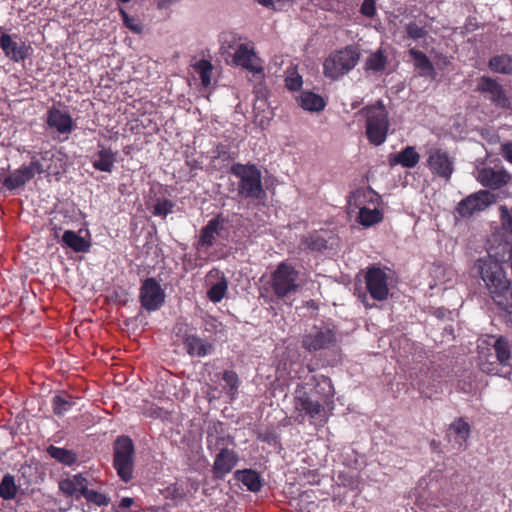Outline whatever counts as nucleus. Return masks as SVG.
<instances>
[{"mask_svg":"<svg viewBox=\"0 0 512 512\" xmlns=\"http://www.w3.org/2000/svg\"><path fill=\"white\" fill-rule=\"evenodd\" d=\"M18 486L15 483L14 476L7 473L0 482V497L4 500H12L16 497Z\"/></svg>","mask_w":512,"mask_h":512,"instance_id":"35","label":"nucleus"},{"mask_svg":"<svg viewBox=\"0 0 512 512\" xmlns=\"http://www.w3.org/2000/svg\"><path fill=\"white\" fill-rule=\"evenodd\" d=\"M223 380L225 382L224 389L230 396L231 400L235 397L238 390V376L233 371H224Z\"/></svg>","mask_w":512,"mask_h":512,"instance_id":"45","label":"nucleus"},{"mask_svg":"<svg viewBox=\"0 0 512 512\" xmlns=\"http://www.w3.org/2000/svg\"><path fill=\"white\" fill-rule=\"evenodd\" d=\"M195 72L199 75L201 79V84L203 87L207 88L211 85V75L213 71V66L211 62L208 60H200L193 65Z\"/></svg>","mask_w":512,"mask_h":512,"instance_id":"38","label":"nucleus"},{"mask_svg":"<svg viewBox=\"0 0 512 512\" xmlns=\"http://www.w3.org/2000/svg\"><path fill=\"white\" fill-rule=\"evenodd\" d=\"M361 13L367 17H373L375 14L374 0H364L361 6Z\"/></svg>","mask_w":512,"mask_h":512,"instance_id":"51","label":"nucleus"},{"mask_svg":"<svg viewBox=\"0 0 512 512\" xmlns=\"http://www.w3.org/2000/svg\"><path fill=\"white\" fill-rule=\"evenodd\" d=\"M239 456L232 449L217 452L212 465L213 476L217 479H223L237 465Z\"/></svg>","mask_w":512,"mask_h":512,"instance_id":"17","label":"nucleus"},{"mask_svg":"<svg viewBox=\"0 0 512 512\" xmlns=\"http://www.w3.org/2000/svg\"><path fill=\"white\" fill-rule=\"evenodd\" d=\"M499 211L502 227L512 234V207L502 205Z\"/></svg>","mask_w":512,"mask_h":512,"instance_id":"49","label":"nucleus"},{"mask_svg":"<svg viewBox=\"0 0 512 512\" xmlns=\"http://www.w3.org/2000/svg\"><path fill=\"white\" fill-rule=\"evenodd\" d=\"M489 67L492 71L503 74L512 73V58L508 55L494 56L489 61Z\"/></svg>","mask_w":512,"mask_h":512,"instance_id":"37","label":"nucleus"},{"mask_svg":"<svg viewBox=\"0 0 512 512\" xmlns=\"http://www.w3.org/2000/svg\"><path fill=\"white\" fill-rule=\"evenodd\" d=\"M388 59L382 53L381 50H378L372 53L365 62V70L372 72H382L386 68Z\"/></svg>","mask_w":512,"mask_h":512,"instance_id":"36","label":"nucleus"},{"mask_svg":"<svg viewBox=\"0 0 512 512\" xmlns=\"http://www.w3.org/2000/svg\"><path fill=\"white\" fill-rule=\"evenodd\" d=\"M47 453L51 458L67 466L73 465L78 459V455L73 450L56 447L53 445H50L47 448Z\"/></svg>","mask_w":512,"mask_h":512,"instance_id":"34","label":"nucleus"},{"mask_svg":"<svg viewBox=\"0 0 512 512\" xmlns=\"http://www.w3.org/2000/svg\"><path fill=\"white\" fill-rule=\"evenodd\" d=\"M207 448L210 452H220L228 450L229 446L235 445V439L233 436L218 431H209L206 437Z\"/></svg>","mask_w":512,"mask_h":512,"instance_id":"26","label":"nucleus"},{"mask_svg":"<svg viewBox=\"0 0 512 512\" xmlns=\"http://www.w3.org/2000/svg\"><path fill=\"white\" fill-rule=\"evenodd\" d=\"M382 213L378 209H369L363 207L359 211V222L363 226H371L382 220Z\"/></svg>","mask_w":512,"mask_h":512,"instance_id":"40","label":"nucleus"},{"mask_svg":"<svg viewBox=\"0 0 512 512\" xmlns=\"http://www.w3.org/2000/svg\"><path fill=\"white\" fill-rule=\"evenodd\" d=\"M165 300V292L154 278H147L140 288L141 305L148 311L159 309Z\"/></svg>","mask_w":512,"mask_h":512,"instance_id":"11","label":"nucleus"},{"mask_svg":"<svg viewBox=\"0 0 512 512\" xmlns=\"http://www.w3.org/2000/svg\"><path fill=\"white\" fill-rule=\"evenodd\" d=\"M478 91L500 108H506L509 100L502 86L489 77H482L477 85Z\"/></svg>","mask_w":512,"mask_h":512,"instance_id":"16","label":"nucleus"},{"mask_svg":"<svg viewBox=\"0 0 512 512\" xmlns=\"http://www.w3.org/2000/svg\"><path fill=\"white\" fill-rule=\"evenodd\" d=\"M233 62L254 74L263 73L260 58L256 55L254 48L248 44L238 46L234 53Z\"/></svg>","mask_w":512,"mask_h":512,"instance_id":"14","label":"nucleus"},{"mask_svg":"<svg viewBox=\"0 0 512 512\" xmlns=\"http://www.w3.org/2000/svg\"><path fill=\"white\" fill-rule=\"evenodd\" d=\"M301 247L312 251H321L326 248V240L318 233H312L301 240Z\"/></svg>","mask_w":512,"mask_h":512,"instance_id":"39","label":"nucleus"},{"mask_svg":"<svg viewBox=\"0 0 512 512\" xmlns=\"http://www.w3.org/2000/svg\"><path fill=\"white\" fill-rule=\"evenodd\" d=\"M405 30L408 37L413 40L424 38L428 34V31L424 26H420L415 22L408 23L405 27Z\"/></svg>","mask_w":512,"mask_h":512,"instance_id":"47","label":"nucleus"},{"mask_svg":"<svg viewBox=\"0 0 512 512\" xmlns=\"http://www.w3.org/2000/svg\"><path fill=\"white\" fill-rule=\"evenodd\" d=\"M409 55L413 59L414 66L419 71L420 76L434 78V66L422 51L411 48L409 49Z\"/></svg>","mask_w":512,"mask_h":512,"instance_id":"29","label":"nucleus"},{"mask_svg":"<svg viewBox=\"0 0 512 512\" xmlns=\"http://www.w3.org/2000/svg\"><path fill=\"white\" fill-rule=\"evenodd\" d=\"M235 478L251 492H258L261 489V479L256 471L250 469L237 470Z\"/></svg>","mask_w":512,"mask_h":512,"instance_id":"32","label":"nucleus"},{"mask_svg":"<svg viewBox=\"0 0 512 512\" xmlns=\"http://www.w3.org/2000/svg\"><path fill=\"white\" fill-rule=\"evenodd\" d=\"M285 82L289 90L296 91L302 86V77L297 73H292L286 77Z\"/></svg>","mask_w":512,"mask_h":512,"instance_id":"50","label":"nucleus"},{"mask_svg":"<svg viewBox=\"0 0 512 512\" xmlns=\"http://www.w3.org/2000/svg\"><path fill=\"white\" fill-rule=\"evenodd\" d=\"M389 275L379 267L368 268L365 274V284L370 296L377 301H384L389 295Z\"/></svg>","mask_w":512,"mask_h":512,"instance_id":"8","label":"nucleus"},{"mask_svg":"<svg viewBox=\"0 0 512 512\" xmlns=\"http://www.w3.org/2000/svg\"><path fill=\"white\" fill-rule=\"evenodd\" d=\"M32 178L31 170L26 165H23L7 176L3 181V185L9 190H14L23 186Z\"/></svg>","mask_w":512,"mask_h":512,"instance_id":"31","label":"nucleus"},{"mask_svg":"<svg viewBox=\"0 0 512 512\" xmlns=\"http://www.w3.org/2000/svg\"><path fill=\"white\" fill-rule=\"evenodd\" d=\"M235 41H236L235 36L227 35V34L223 35L221 49L228 50V49L232 48Z\"/></svg>","mask_w":512,"mask_h":512,"instance_id":"52","label":"nucleus"},{"mask_svg":"<svg viewBox=\"0 0 512 512\" xmlns=\"http://www.w3.org/2000/svg\"><path fill=\"white\" fill-rule=\"evenodd\" d=\"M366 119V135L369 142L379 146L386 141L389 120L388 112L381 101L375 105H370L361 110Z\"/></svg>","mask_w":512,"mask_h":512,"instance_id":"3","label":"nucleus"},{"mask_svg":"<svg viewBox=\"0 0 512 512\" xmlns=\"http://www.w3.org/2000/svg\"><path fill=\"white\" fill-rule=\"evenodd\" d=\"M360 60V49L355 45H348L332 52L323 63V73L332 80L348 74L355 68Z\"/></svg>","mask_w":512,"mask_h":512,"instance_id":"2","label":"nucleus"},{"mask_svg":"<svg viewBox=\"0 0 512 512\" xmlns=\"http://www.w3.org/2000/svg\"><path fill=\"white\" fill-rule=\"evenodd\" d=\"M62 242L65 246L75 252H87L90 248V243L76 232L67 230L62 236Z\"/></svg>","mask_w":512,"mask_h":512,"instance_id":"33","label":"nucleus"},{"mask_svg":"<svg viewBox=\"0 0 512 512\" xmlns=\"http://www.w3.org/2000/svg\"><path fill=\"white\" fill-rule=\"evenodd\" d=\"M116 162V153L109 148H102L92 157V165L96 170L111 173Z\"/></svg>","mask_w":512,"mask_h":512,"instance_id":"28","label":"nucleus"},{"mask_svg":"<svg viewBox=\"0 0 512 512\" xmlns=\"http://www.w3.org/2000/svg\"><path fill=\"white\" fill-rule=\"evenodd\" d=\"M297 102L301 108L310 112H319L325 108L324 99L313 92L303 91L297 98Z\"/></svg>","mask_w":512,"mask_h":512,"instance_id":"30","label":"nucleus"},{"mask_svg":"<svg viewBox=\"0 0 512 512\" xmlns=\"http://www.w3.org/2000/svg\"><path fill=\"white\" fill-rule=\"evenodd\" d=\"M46 123L49 127L56 129L59 134H70L74 128L70 114L57 108L48 110Z\"/></svg>","mask_w":512,"mask_h":512,"instance_id":"21","label":"nucleus"},{"mask_svg":"<svg viewBox=\"0 0 512 512\" xmlns=\"http://www.w3.org/2000/svg\"><path fill=\"white\" fill-rule=\"evenodd\" d=\"M231 173L239 178L238 194L245 198L261 199L265 196L261 172L255 165L234 164Z\"/></svg>","mask_w":512,"mask_h":512,"instance_id":"4","label":"nucleus"},{"mask_svg":"<svg viewBox=\"0 0 512 512\" xmlns=\"http://www.w3.org/2000/svg\"><path fill=\"white\" fill-rule=\"evenodd\" d=\"M120 15L122 16V20L125 26L130 29L132 32L136 34H140L142 32V25L138 22L137 19L129 16V14L122 8L119 10Z\"/></svg>","mask_w":512,"mask_h":512,"instance_id":"48","label":"nucleus"},{"mask_svg":"<svg viewBox=\"0 0 512 512\" xmlns=\"http://www.w3.org/2000/svg\"><path fill=\"white\" fill-rule=\"evenodd\" d=\"M205 283L208 287L207 296L212 302L218 303L225 297L228 280L222 271L216 268L210 270L205 277Z\"/></svg>","mask_w":512,"mask_h":512,"instance_id":"13","label":"nucleus"},{"mask_svg":"<svg viewBox=\"0 0 512 512\" xmlns=\"http://www.w3.org/2000/svg\"><path fill=\"white\" fill-rule=\"evenodd\" d=\"M469 435L470 426L464 419L458 418L450 424L448 436L453 437V441L458 449H465Z\"/></svg>","mask_w":512,"mask_h":512,"instance_id":"25","label":"nucleus"},{"mask_svg":"<svg viewBox=\"0 0 512 512\" xmlns=\"http://www.w3.org/2000/svg\"><path fill=\"white\" fill-rule=\"evenodd\" d=\"M89 485L88 479L82 473L74 474L59 482V489L67 496L79 499Z\"/></svg>","mask_w":512,"mask_h":512,"instance_id":"22","label":"nucleus"},{"mask_svg":"<svg viewBox=\"0 0 512 512\" xmlns=\"http://www.w3.org/2000/svg\"><path fill=\"white\" fill-rule=\"evenodd\" d=\"M495 202V196L487 190H480L462 199L457 205V212L463 218L484 211Z\"/></svg>","mask_w":512,"mask_h":512,"instance_id":"9","label":"nucleus"},{"mask_svg":"<svg viewBox=\"0 0 512 512\" xmlns=\"http://www.w3.org/2000/svg\"><path fill=\"white\" fill-rule=\"evenodd\" d=\"M476 178L483 186L498 189L510 181L511 175L502 167H483L477 169Z\"/></svg>","mask_w":512,"mask_h":512,"instance_id":"15","label":"nucleus"},{"mask_svg":"<svg viewBox=\"0 0 512 512\" xmlns=\"http://www.w3.org/2000/svg\"><path fill=\"white\" fill-rule=\"evenodd\" d=\"M494 350L498 364L494 362L481 361L480 366L482 371L488 374L506 375L510 373V348L508 342L503 338H498L494 343Z\"/></svg>","mask_w":512,"mask_h":512,"instance_id":"10","label":"nucleus"},{"mask_svg":"<svg viewBox=\"0 0 512 512\" xmlns=\"http://www.w3.org/2000/svg\"><path fill=\"white\" fill-rule=\"evenodd\" d=\"M299 272L291 265L282 262L271 276V287L277 298H287L300 288Z\"/></svg>","mask_w":512,"mask_h":512,"instance_id":"5","label":"nucleus"},{"mask_svg":"<svg viewBox=\"0 0 512 512\" xmlns=\"http://www.w3.org/2000/svg\"><path fill=\"white\" fill-rule=\"evenodd\" d=\"M174 203L168 199L158 198L153 205L152 213L155 216L165 218L168 214L172 213Z\"/></svg>","mask_w":512,"mask_h":512,"instance_id":"46","label":"nucleus"},{"mask_svg":"<svg viewBox=\"0 0 512 512\" xmlns=\"http://www.w3.org/2000/svg\"><path fill=\"white\" fill-rule=\"evenodd\" d=\"M426 162L432 174L445 180H449L454 172V158L441 148H430Z\"/></svg>","mask_w":512,"mask_h":512,"instance_id":"7","label":"nucleus"},{"mask_svg":"<svg viewBox=\"0 0 512 512\" xmlns=\"http://www.w3.org/2000/svg\"><path fill=\"white\" fill-rule=\"evenodd\" d=\"M485 258H491L501 265L510 261L512 259V243L494 235L492 244L488 249V255Z\"/></svg>","mask_w":512,"mask_h":512,"instance_id":"23","label":"nucleus"},{"mask_svg":"<svg viewBox=\"0 0 512 512\" xmlns=\"http://www.w3.org/2000/svg\"><path fill=\"white\" fill-rule=\"evenodd\" d=\"M294 408L300 414L315 418L322 410V404L303 389H296L294 396Z\"/></svg>","mask_w":512,"mask_h":512,"instance_id":"20","label":"nucleus"},{"mask_svg":"<svg viewBox=\"0 0 512 512\" xmlns=\"http://www.w3.org/2000/svg\"><path fill=\"white\" fill-rule=\"evenodd\" d=\"M48 160H50V153L45 152L41 156V159L34 157L30 164L26 165V167L31 170L33 177L35 174L47 173L50 170V166L47 164Z\"/></svg>","mask_w":512,"mask_h":512,"instance_id":"42","label":"nucleus"},{"mask_svg":"<svg viewBox=\"0 0 512 512\" xmlns=\"http://www.w3.org/2000/svg\"><path fill=\"white\" fill-rule=\"evenodd\" d=\"M335 342V333L329 327L314 326L303 337L302 345L308 351L327 349Z\"/></svg>","mask_w":512,"mask_h":512,"instance_id":"12","label":"nucleus"},{"mask_svg":"<svg viewBox=\"0 0 512 512\" xmlns=\"http://www.w3.org/2000/svg\"><path fill=\"white\" fill-rule=\"evenodd\" d=\"M390 164L401 165L404 168H414L420 161V154L413 146H406L400 152L390 155Z\"/></svg>","mask_w":512,"mask_h":512,"instance_id":"27","label":"nucleus"},{"mask_svg":"<svg viewBox=\"0 0 512 512\" xmlns=\"http://www.w3.org/2000/svg\"><path fill=\"white\" fill-rule=\"evenodd\" d=\"M225 222V218L221 214L209 220L201 229L197 242L198 248L208 249L212 247L216 242L217 236H219L224 229Z\"/></svg>","mask_w":512,"mask_h":512,"instance_id":"19","label":"nucleus"},{"mask_svg":"<svg viewBox=\"0 0 512 512\" xmlns=\"http://www.w3.org/2000/svg\"><path fill=\"white\" fill-rule=\"evenodd\" d=\"M82 497L85 498L88 502L93 503L99 507L108 506L110 503V498L106 494L100 493L93 489H89L88 487L85 489Z\"/></svg>","mask_w":512,"mask_h":512,"instance_id":"44","label":"nucleus"},{"mask_svg":"<svg viewBox=\"0 0 512 512\" xmlns=\"http://www.w3.org/2000/svg\"><path fill=\"white\" fill-rule=\"evenodd\" d=\"M187 353L190 356L205 357L211 354L214 346L197 335H187L184 340Z\"/></svg>","mask_w":512,"mask_h":512,"instance_id":"24","label":"nucleus"},{"mask_svg":"<svg viewBox=\"0 0 512 512\" xmlns=\"http://www.w3.org/2000/svg\"><path fill=\"white\" fill-rule=\"evenodd\" d=\"M134 445L130 438L119 437L114 445V467L124 481L132 479Z\"/></svg>","mask_w":512,"mask_h":512,"instance_id":"6","label":"nucleus"},{"mask_svg":"<svg viewBox=\"0 0 512 512\" xmlns=\"http://www.w3.org/2000/svg\"><path fill=\"white\" fill-rule=\"evenodd\" d=\"M502 154L504 156V158L512 163V142H507V143H504L502 144Z\"/></svg>","mask_w":512,"mask_h":512,"instance_id":"53","label":"nucleus"},{"mask_svg":"<svg viewBox=\"0 0 512 512\" xmlns=\"http://www.w3.org/2000/svg\"><path fill=\"white\" fill-rule=\"evenodd\" d=\"M475 269L494 303L502 310L512 313V284L504 267L491 258H479Z\"/></svg>","mask_w":512,"mask_h":512,"instance_id":"1","label":"nucleus"},{"mask_svg":"<svg viewBox=\"0 0 512 512\" xmlns=\"http://www.w3.org/2000/svg\"><path fill=\"white\" fill-rule=\"evenodd\" d=\"M0 48L5 56L14 62L25 60L29 56L30 47L23 41H15L9 34H2L0 37Z\"/></svg>","mask_w":512,"mask_h":512,"instance_id":"18","label":"nucleus"},{"mask_svg":"<svg viewBox=\"0 0 512 512\" xmlns=\"http://www.w3.org/2000/svg\"><path fill=\"white\" fill-rule=\"evenodd\" d=\"M133 503H134L133 498L124 497V498L121 499L119 507L120 508H129V507H131L133 505Z\"/></svg>","mask_w":512,"mask_h":512,"instance_id":"54","label":"nucleus"},{"mask_svg":"<svg viewBox=\"0 0 512 512\" xmlns=\"http://www.w3.org/2000/svg\"><path fill=\"white\" fill-rule=\"evenodd\" d=\"M316 380V389L315 392L321 395L324 399H330L334 395V388L331 380L328 377L320 376L319 378H314Z\"/></svg>","mask_w":512,"mask_h":512,"instance_id":"43","label":"nucleus"},{"mask_svg":"<svg viewBox=\"0 0 512 512\" xmlns=\"http://www.w3.org/2000/svg\"><path fill=\"white\" fill-rule=\"evenodd\" d=\"M73 405L71 396L56 395L52 401L53 411L57 416H63Z\"/></svg>","mask_w":512,"mask_h":512,"instance_id":"41","label":"nucleus"}]
</instances>
